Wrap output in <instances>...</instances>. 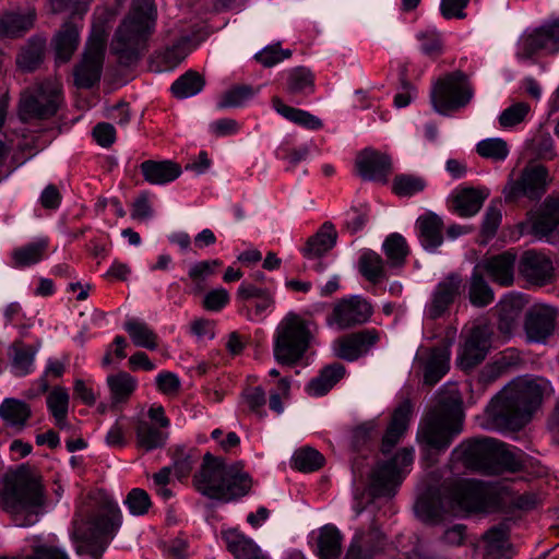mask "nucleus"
I'll use <instances>...</instances> for the list:
<instances>
[{
  "instance_id": "1",
  "label": "nucleus",
  "mask_w": 559,
  "mask_h": 559,
  "mask_svg": "<svg viewBox=\"0 0 559 559\" xmlns=\"http://www.w3.org/2000/svg\"><path fill=\"white\" fill-rule=\"evenodd\" d=\"M544 388L536 380L516 379L504 386L489 403L486 414L498 430H520L542 404Z\"/></svg>"
},
{
  "instance_id": "2",
  "label": "nucleus",
  "mask_w": 559,
  "mask_h": 559,
  "mask_svg": "<svg viewBox=\"0 0 559 559\" xmlns=\"http://www.w3.org/2000/svg\"><path fill=\"white\" fill-rule=\"evenodd\" d=\"M193 486L202 496L228 503L247 496L253 480L242 463L227 465L223 457L206 452L193 475Z\"/></svg>"
},
{
  "instance_id": "3",
  "label": "nucleus",
  "mask_w": 559,
  "mask_h": 559,
  "mask_svg": "<svg viewBox=\"0 0 559 559\" xmlns=\"http://www.w3.org/2000/svg\"><path fill=\"white\" fill-rule=\"evenodd\" d=\"M45 501L39 476L25 465L8 472L0 481V508L13 515L25 514L21 526L32 525L37 521Z\"/></svg>"
},
{
  "instance_id": "4",
  "label": "nucleus",
  "mask_w": 559,
  "mask_h": 559,
  "mask_svg": "<svg viewBox=\"0 0 559 559\" xmlns=\"http://www.w3.org/2000/svg\"><path fill=\"white\" fill-rule=\"evenodd\" d=\"M463 423L462 400L453 394L442 395L424 416L417 440L437 453L444 452L463 431Z\"/></svg>"
},
{
  "instance_id": "5",
  "label": "nucleus",
  "mask_w": 559,
  "mask_h": 559,
  "mask_svg": "<svg viewBox=\"0 0 559 559\" xmlns=\"http://www.w3.org/2000/svg\"><path fill=\"white\" fill-rule=\"evenodd\" d=\"M471 469L486 475H499L504 471H520L524 464L520 453L493 438H474L462 442L452 451Z\"/></svg>"
},
{
  "instance_id": "6",
  "label": "nucleus",
  "mask_w": 559,
  "mask_h": 559,
  "mask_svg": "<svg viewBox=\"0 0 559 559\" xmlns=\"http://www.w3.org/2000/svg\"><path fill=\"white\" fill-rule=\"evenodd\" d=\"M120 525V510L111 500L106 499L95 514L86 522L78 519L73 522L72 539L78 555H90L100 559L109 539Z\"/></svg>"
},
{
  "instance_id": "7",
  "label": "nucleus",
  "mask_w": 559,
  "mask_h": 559,
  "mask_svg": "<svg viewBox=\"0 0 559 559\" xmlns=\"http://www.w3.org/2000/svg\"><path fill=\"white\" fill-rule=\"evenodd\" d=\"M317 326L295 312L287 313L278 323L273 343V356L277 364L293 367L312 347Z\"/></svg>"
},
{
  "instance_id": "8",
  "label": "nucleus",
  "mask_w": 559,
  "mask_h": 559,
  "mask_svg": "<svg viewBox=\"0 0 559 559\" xmlns=\"http://www.w3.org/2000/svg\"><path fill=\"white\" fill-rule=\"evenodd\" d=\"M474 95L468 76L461 70L437 80L431 90V104L440 115L456 112L466 107Z\"/></svg>"
},
{
  "instance_id": "9",
  "label": "nucleus",
  "mask_w": 559,
  "mask_h": 559,
  "mask_svg": "<svg viewBox=\"0 0 559 559\" xmlns=\"http://www.w3.org/2000/svg\"><path fill=\"white\" fill-rule=\"evenodd\" d=\"M414 450L403 448L388 461L379 462L370 474L369 492L373 498L392 497L404 478V471L413 464Z\"/></svg>"
},
{
  "instance_id": "10",
  "label": "nucleus",
  "mask_w": 559,
  "mask_h": 559,
  "mask_svg": "<svg viewBox=\"0 0 559 559\" xmlns=\"http://www.w3.org/2000/svg\"><path fill=\"white\" fill-rule=\"evenodd\" d=\"M60 103L61 84L57 80H47L22 94L19 114L23 121L47 119L57 112Z\"/></svg>"
},
{
  "instance_id": "11",
  "label": "nucleus",
  "mask_w": 559,
  "mask_h": 559,
  "mask_svg": "<svg viewBox=\"0 0 559 559\" xmlns=\"http://www.w3.org/2000/svg\"><path fill=\"white\" fill-rule=\"evenodd\" d=\"M549 182V173L545 166L527 165L516 179H508L502 194L508 204H515L523 198L533 202L539 201L546 193Z\"/></svg>"
},
{
  "instance_id": "12",
  "label": "nucleus",
  "mask_w": 559,
  "mask_h": 559,
  "mask_svg": "<svg viewBox=\"0 0 559 559\" xmlns=\"http://www.w3.org/2000/svg\"><path fill=\"white\" fill-rule=\"evenodd\" d=\"M103 26H94L86 41L81 62L75 67L74 79L79 87L90 88L99 81L107 46Z\"/></svg>"
},
{
  "instance_id": "13",
  "label": "nucleus",
  "mask_w": 559,
  "mask_h": 559,
  "mask_svg": "<svg viewBox=\"0 0 559 559\" xmlns=\"http://www.w3.org/2000/svg\"><path fill=\"white\" fill-rule=\"evenodd\" d=\"M465 286L464 278L460 273L447 274L432 289L425 306V317L432 321L447 317L453 305L461 298Z\"/></svg>"
},
{
  "instance_id": "14",
  "label": "nucleus",
  "mask_w": 559,
  "mask_h": 559,
  "mask_svg": "<svg viewBox=\"0 0 559 559\" xmlns=\"http://www.w3.org/2000/svg\"><path fill=\"white\" fill-rule=\"evenodd\" d=\"M110 47L123 64L136 59L140 49V8L136 0H133L132 10L117 28Z\"/></svg>"
},
{
  "instance_id": "15",
  "label": "nucleus",
  "mask_w": 559,
  "mask_h": 559,
  "mask_svg": "<svg viewBox=\"0 0 559 559\" xmlns=\"http://www.w3.org/2000/svg\"><path fill=\"white\" fill-rule=\"evenodd\" d=\"M538 51L549 55L559 51V19L549 21L521 37L518 52L521 59H530Z\"/></svg>"
},
{
  "instance_id": "16",
  "label": "nucleus",
  "mask_w": 559,
  "mask_h": 559,
  "mask_svg": "<svg viewBox=\"0 0 559 559\" xmlns=\"http://www.w3.org/2000/svg\"><path fill=\"white\" fill-rule=\"evenodd\" d=\"M372 314L369 302L359 296L340 299L332 312L326 317L328 325H336L341 330L364 324Z\"/></svg>"
},
{
  "instance_id": "17",
  "label": "nucleus",
  "mask_w": 559,
  "mask_h": 559,
  "mask_svg": "<svg viewBox=\"0 0 559 559\" xmlns=\"http://www.w3.org/2000/svg\"><path fill=\"white\" fill-rule=\"evenodd\" d=\"M558 312L546 305H536L525 314L524 332L528 343L545 344L554 334Z\"/></svg>"
},
{
  "instance_id": "18",
  "label": "nucleus",
  "mask_w": 559,
  "mask_h": 559,
  "mask_svg": "<svg viewBox=\"0 0 559 559\" xmlns=\"http://www.w3.org/2000/svg\"><path fill=\"white\" fill-rule=\"evenodd\" d=\"M453 498L466 511H486L493 502L491 488L477 480H462L453 487Z\"/></svg>"
},
{
  "instance_id": "19",
  "label": "nucleus",
  "mask_w": 559,
  "mask_h": 559,
  "mask_svg": "<svg viewBox=\"0 0 559 559\" xmlns=\"http://www.w3.org/2000/svg\"><path fill=\"white\" fill-rule=\"evenodd\" d=\"M490 336V328L485 324L475 325L468 331L457 359L463 370L473 369L486 358Z\"/></svg>"
},
{
  "instance_id": "20",
  "label": "nucleus",
  "mask_w": 559,
  "mask_h": 559,
  "mask_svg": "<svg viewBox=\"0 0 559 559\" xmlns=\"http://www.w3.org/2000/svg\"><path fill=\"white\" fill-rule=\"evenodd\" d=\"M379 340L380 335L376 329H366L344 335L335 341V356L346 361H355L367 355Z\"/></svg>"
},
{
  "instance_id": "21",
  "label": "nucleus",
  "mask_w": 559,
  "mask_h": 559,
  "mask_svg": "<svg viewBox=\"0 0 559 559\" xmlns=\"http://www.w3.org/2000/svg\"><path fill=\"white\" fill-rule=\"evenodd\" d=\"M356 167L364 180L385 183L392 173V159L385 153L365 148L356 158Z\"/></svg>"
},
{
  "instance_id": "22",
  "label": "nucleus",
  "mask_w": 559,
  "mask_h": 559,
  "mask_svg": "<svg viewBox=\"0 0 559 559\" xmlns=\"http://www.w3.org/2000/svg\"><path fill=\"white\" fill-rule=\"evenodd\" d=\"M515 254L509 251L484 259L475 265L483 274H487L495 283L510 286L514 280Z\"/></svg>"
},
{
  "instance_id": "23",
  "label": "nucleus",
  "mask_w": 559,
  "mask_h": 559,
  "mask_svg": "<svg viewBox=\"0 0 559 559\" xmlns=\"http://www.w3.org/2000/svg\"><path fill=\"white\" fill-rule=\"evenodd\" d=\"M452 341H445L441 346L428 349L426 359L419 358L424 367V383L432 386L437 384L450 368V346Z\"/></svg>"
},
{
  "instance_id": "24",
  "label": "nucleus",
  "mask_w": 559,
  "mask_h": 559,
  "mask_svg": "<svg viewBox=\"0 0 559 559\" xmlns=\"http://www.w3.org/2000/svg\"><path fill=\"white\" fill-rule=\"evenodd\" d=\"M519 270L528 282L537 285L546 284L554 272L551 261L535 250H527L522 254Z\"/></svg>"
},
{
  "instance_id": "25",
  "label": "nucleus",
  "mask_w": 559,
  "mask_h": 559,
  "mask_svg": "<svg viewBox=\"0 0 559 559\" xmlns=\"http://www.w3.org/2000/svg\"><path fill=\"white\" fill-rule=\"evenodd\" d=\"M190 43L189 36H182L164 51L152 56L148 60V70L158 73L175 69L191 51Z\"/></svg>"
},
{
  "instance_id": "26",
  "label": "nucleus",
  "mask_w": 559,
  "mask_h": 559,
  "mask_svg": "<svg viewBox=\"0 0 559 559\" xmlns=\"http://www.w3.org/2000/svg\"><path fill=\"white\" fill-rule=\"evenodd\" d=\"M83 24L74 21H67L55 34L51 45L58 62H68L80 44V32Z\"/></svg>"
},
{
  "instance_id": "27",
  "label": "nucleus",
  "mask_w": 559,
  "mask_h": 559,
  "mask_svg": "<svg viewBox=\"0 0 559 559\" xmlns=\"http://www.w3.org/2000/svg\"><path fill=\"white\" fill-rule=\"evenodd\" d=\"M413 405L409 400L403 401L394 411L391 421L382 438L381 452L390 453L405 433L411 420Z\"/></svg>"
},
{
  "instance_id": "28",
  "label": "nucleus",
  "mask_w": 559,
  "mask_h": 559,
  "mask_svg": "<svg viewBox=\"0 0 559 559\" xmlns=\"http://www.w3.org/2000/svg\"><path fill=\"white\" fill-rule=\"evenodd\" d=\"M337 240V231L332 223L325 222L319 230L310 236L300 249L308 260H320L334 248Z\"/></svg>"
},
{
  "instance_id": "29",
  "label": "nucleus",
  "mask_w": 559,
  "mask_h": 559,
  "mask_svg": "<svg viewBox=\"0 0 559 559\" xmlns=\"http://www.w3.org/2000/svg\"><path fill=\"white\" fill-rule=\"evenodd\" d=\"M531 219L535 236L543 238L555 231L559 226V197H547Z\"/></svg>"
},
{
  "instance_id": "30",
  "label": "nucleus",
  "mask_w": 559,
  "mask_h": 559,
  "mask_svg": "<svg viewBox=\"0 0 559 559\" xmlns=\"http://www.w3.org/2000/svg\"><path fill=\"white\" fill-rule=\"evenodd\" d=\"M531 219L535 236L543 238L555 231L559 226V197H547Z\"/></svg>"
},
{
  "instance_id": "31",
  "label": "nucleus",
  "mask_w": 559,
  "mask_h": 559,
  "mask_svg": "<svg viewBox=\"0 0 559 559\" xmlns=\"http://www.w3.org/2000/svg\"><path fill=\"white\" fill-rule=\"evenodd\" d=\"M531 219L535 236L543 238L555 231L559 226V197H547Z\"/></svg>"
},
{
  "instance_id": "32",
  "label": "nucleus",
  "mask_w": 559,
  "mask_h": 559,
  "mask_svg": "<svg viewBox=\"0 0 559 559\" xmlns=\"http://www.w3.org/2000/svg\"><path fill=\"white\" fill-rule=\"evenodd\" d=\"M525 301L522 296L507 295L497 306L498 330L504 335H511L523 311Z\"/></svg>"
},
{
  "instance_id": "33",
  "label": "nucleus",
  "mask_w": 559,
  "mask_h": 559,
  "mask_svg": "<svg viewBox=\"0 0 559 559\" xmlns=\"http://www.w3.org/2000/svg\"><path fill=\"white\" fill-rule=\"evenodd\" d=\"M223 539L235 559H269L251 538L236 528L223 532Z\"/></svg>"
},
{
  "instance_id": "34",
  "label": "nucleus",
  "mask_w": 559,
  "mask_h": 559,
  "mask_svg": "<svg viewBox=\"0 0 559 559\" xmlns=\"http://www.w3.org/2000/svg\"><path fill=\"white\" fill-rule=\"evenodd\" d=\"M421 246L428 251H435L443 242V222L433 212H427L416 222Z\"/></svg>"
},
{
  "instance_id": "35",
  "label": "nucleus",
  "mask_w": 559,
  "mask_h": 559,
  "mask_svg": "<svg viewBox=\"0 0 559 559\" xmlns=\"http://www.w3.org/2000/svg\"><path fill=\"white\" fill-rule=\"evenodd\" d=\"M181 167L173 160L142 162V175L152 185H166L181 175Z\"/></svg>"
},
{
  "instance_id": "36",
  "label": "nucleus",
  "mask_w": 559,
  "mask_h": 559,
  "mask_svg": "<svg viewBox=\"0 0 559 559\" xmlns=\"http://www.w3.org/2000/svg\"><path fill=\"white\" fill-rule=\"evenodd\" d=\"M37 347L25 345L21 340L9 347L10 368L15 377H25L33 372Z\"/></svg>"
},
{
  "instance_id": "37",
  "label": "nucleus",
  "mask_w": 559,
  "mask_h": 559,
  "mask_svg": "<svg viewBox=\"0 0 559 559\" xmlns=\"http://www.w3.org/2000/svg\"><path fill=\"white\" fill-rule=\"evenodd\" d=\"M47 249L46 238L17 247L11 252V265L15 269H24L37 264L46 257Z\"/></svg>"
},
{
  "instance_id": "38",
  "label": "nucleus",
  "mask_w": 559,
  "mask_h": 559,
  "mask_svg": "<svg viewBox=\"0 0 559 559\" xmlns=\"http://www.w3.org/2000/svg\"><path fill=\"white\" fill-rule=\"evenodd\" d=\"M32 416L31 407L24 401L8 397L0 404V418L11 428L21 431Z\"/></svg>"
},
{
  "instance_id": "39",
  "label": "nucleus",
  "mask_w": 559,
  "mask_h": 559,
  "mask_svg": "<svg viewBox=\"0 0 559 559\" xmlns=\"http://www.w3.org/2000/svg\"><path fill=\"white\" fill-rule=\"evenodd\" d=\"M346 369L341 362H333L325 366L319 376L313 378L307 385V391L312 396L326 394L344 376Z\"/></svg>"
},
{
  "instance_id": "40",
  "label": "nucleus",
  "mask_w": 559,
  "mask_h": 559,
  "mask_svg": "<svg viewBox=\"0 0 559 559\" xmlns=\"http://www.w3.org/2000/svg\"><path fill=\"white\" fill-rule=\"evenodd\" d=\"M35 11L28 9L25 13L10 12L0 16V37L14 38L31 29L35 22Z\"/></svg>"
},
{
  "instance_id": "41",
  "label": "nucleus",
  "mask_w": 559,
  "mask_h": 559,
  "mask_svg": "<svg viewBox=\"0 0 559 559\" xmlns=\"http://www.w3.org/2000/svg\"><path fill=\"white\" fill-rule=\"evenodd\" d=\"M47 408L55 419V425L60 429L70 428L68 412L70 395L66 388L55 386L47 395Z\"/></svg>"
},
{
  "instance_id": "42",
  "label": "nucleus",
  "mask_w": 559,
  "mask_h": 559,
  "mask_svg": "<svg viewBox=\"0 0 559 559\" xmlns=\"http://www.w3.org/2000/svg\"><path fill=\"white\" fill-rule=\"evenodd\" d=\"M468 299L474 307L484 308L495 300V293L478 269L474 266L468 280Z\"/></svg>"
},
{
  "instance_id": "43",
  "label": "nucleus",
  "mask_w": 559,
  "mask_h": 559,
  "mask_svg": "<svg viewBox=\"0 0 559 559\" xmlns=\"http://www.w3.org/2000/svg\"><path fill=\"white\" fill-rule=\"evenodd\" d=\"M342 534L332 525L323 526L317 540V555L320 559H338L342 551Z\"/></svg>"
},
{
  "instance_id": "44",
  "label": "nucleus",
  "mask_w": 559,
  "mask_h": 559,
  "mask_svg": "<svg viewBox=\"0 0 559 559\" xmlns=\"http://www.w3.org/2000/svg\"><path fill=\"white\" fill-rule=\"evenodd\" d=\"M272 105L273 108L281 116H283L285 119L289 120L293 123L311 130H317L322 127V122L319 118H317L316 116L311 115L308 111L284 104V102L277 96H274L272 98Z\"/></svg>"
},
{
  "instance_id": "45",
  "label": "nucleus",
  "mask_w": 559,
  "mask_h": 559,
  "mask_svg": "<svg viewBox=\"0 0 559 559\" xmlns=\"http://www.w3.org/2000/svg\"><path fill=\"white\" fill-rule=\"evenodd\" d=\"M358 267L361 275L372 284H379L388 278L385 262L374 251L364 252L359 258Z\"/></svg>"
},
{
  "instance_id": "46",
  "label": "nucleus",
  "mask_w": 559,
  "mask_h": 559,
  "mask_svg": "<svg viewBox=\"0 0 559 559\" xmlns=\"http://www.w3.org/2000/svg\"><path fill=\"white\" fill-rule=\"evenodd\" d=\"M382 249L392 267H402L411 252L406 239L399 233L390 234L383 241Z\"/></svg>"
},
{
  "instance_id": "47",
  "label": "nucleus",
  "mask_w": 559,
  "mask_h": 559,
  "mask_svg": "<svg viewBox=\"0 0 559 559\" xmlns=\"http://www.w3.org/2000/svg\"><path fill=\"white\" fill-rule=\"evenodd\" d=\"M314 91V78L312 72L305 67H297L288 72L286 92L290 95L307 96Z\"/></svg>"
},
{
  "instance_id": "48",
  "label": "nucleus",
  "mask_w": 559,
  "mask_h": 559,
  "mask_svg": "<svg viewBox=\"0 0 559 559\" xmlns=\"http://www.w3.org/2000/svg\"><path fill=\"white\" fill-rule=\"evenodd\" d=\"M204 85V78L197 71L189 70L171 84L170 91L176 98L182 99L197 95Z\"/></svg>"
},
{
  "instance_id": "49",
  "label": "nucleus",
  "mask_w": 559,
  "mask_h": 559,
  "mask_svg": "<svg viewBox=\"0 0 559 559\" xmlns=\"http://www.w3.org/2000/svg\"><path fill=\"white\" fill-rule=\"evenodd\" d=\"M107 384L110 390L112 402L120 403L127 401L131 396L136 389L138 381L128 372L119 371L118 373L107 377Z\"/></svg>"
},
{
  "instance_id": "50",
  "label": "nucleus",
  "mask_w": 559,
  "mask_h": 559,
  "mask_svg": "<svg viewBox=\"0 0 559 559\" xmlns=\"http://www.w3.org/2000/svg\"><path fill=\"white\" fill-rule=\"evenodd\" d=\"M486 197L479 190L464 189L453 200L454 210L460 216H473L481 209Z\"/></svg>"
},
{
  "instance_id": "51",
  "label": "nucleus",
  "mask_w": 559,
  "mask_h": 559,
  "mask_svg": "<svg viewBox=\"0 0 559 559\" xmlns=\"http://www.w3.org/2000/svg\"><path fill=\"white\" fill-rule=\"evenodd\" d=\"M46 40L41 37H34L20 52L16 62L25 71L35 70L43 61Z\"/></svg>"
},
{
  "instance_id": "52",
  "label": "nucleus",
  "mask_w": 559,
  "mask_h": 559,
  "mask_svg": "<svg viewBox=\"0 0 559 559\" xmlns=\"http://www.w3.org/2000/svg\"><path fill=\"white\" fill-rule=\"evenodd\" d=\"M293 466L301 472H313L324 464L323 455L313 448L305 447L295 451L292 457Z\"/></svg>"
},
{
  "instance_id": "53",
  "label": "nucleus",
  "mask_w": 559,
  "mask_h": 559,
  "mask_svg": "<svg viewBox=\"0 0 559 559\" xmlns=\"http://www.w3.org/2000/svg\"><path fill=\"white\" fill-rule=\"evenodd\" d=\"M255 94L250 85H236L224 92L217 102L219 109L240 107Z\"/></svg>"
},
{
  "instance_id": "54",
  "label": "nucleus",
  "mask_w": 559,
  "mask_h": 559,
  "mask_svg": "<svg viewBox=\"0 0 559 559\" xmlns=\"http://www.w3.org/2000/svg\"><path fill=\"white\" fill-rule=\"evenodd\" d=\"M425 188V179L411 174L397 175L392 182V191L399 197H412Z\"/></svg>"
},
{
  "instance_id": "55",
  "label": "nucleus",
  "mask_w": 559,
  "mask_h": 559,
  "mask_svg": "<svg viewBox=\"0 0 559 559\" xmlns=\"http://www.w3.org/2000/svg\"><path fill=\"white\" fill-rule=\"evenodd\" d=\"M169 433L167 428L142 423V451H153L166 445Z\"/></svg>"
},
{
  "instance_id": "56",
  "label": "nucleus",
  "mask_w": 559,
  "mask_h": 559,
  "mask_svg": "<svg viewBox=\"0 0 559 559\" xmlns=\"http://www.w3.org/2000/svg\"><path fill=\"white\" fill-rule=\"evenodd\" d=\"M476 152L484 158L503 160L509 154L508 144L500 138L486 139L477 143Z\"/></svg>"
},
{
  "instance_id": "57",
  "label": "nucleus",
  "mask_w": 559,
  "mask_h": 559,
  "mask_svg": "<svg viewBox=\"0 0 559 559\" xmlns=\"http://www.w3.org/2000/svg\"><path fill=\"white\" fill-rule=\"evenodd\" d=\"M531 106L527 103L519 102L506 108L499 116V124L502 128H512L524 121Z\"/></svg>"
},
{
  "instance_id": "58",
  "label": "nucleus",
  "mask_w": 559,
  "mask_h": 559,
  "mask_svg": "<svg viewBox=\"0 0 559 559\" xmlns=\"http://www.w3.org/2000/svg\"><path fill=\"white\" fill-rule=\"evenodd\" d=\"M157 8L154 0H142V45L155 33Z\"/></svg>"
},
{
  "instance_id": "59",
  "label": "nucleus",
  "mask_w": 559,
  "mask_h": 559,
  "mask_svg": "<svg viewBox=\"0 0 559 559\" xmlns=\"http://www.w3.org/2000/svg\"><path fill=\"white\" fill-rule=\"evenodd\" d=\"M416 511L424 521L430 523L439 522L443 514V509L437 500L425 497L417 501Z\"/></svg>"
},
{
  "instance_id": "60",
  "label": "nucleus",
  "mask_w": 559,
  "mask_h": 559,
  "mask_svg": "<svg viewBox=\"0 0 559 559\" xmlns=\"http://www.w3.org/2000/svg\"><path fill=\"white\" fill-rule=\"evenodd\" d=\"M292 57V50L281 49L280 45H270L255 53L254 58L264 67H273L276 63Z\"/></svg>"
},
{
  "instance_id": "61",
  "label": "nucleus",
  "mask_w": 559,
  "mask_h": 559,
  "mask_svg": "<svg viewBox=\"0 0 559 559\" xmlns=\"http://www.w3.org/2000/svg\"><path fill=\"white\" fill-rule=\"evenodd\" d=\"M174 471L178 479L187 478L193 468L197 457L193 453H186L182 448H177L174 456Z\"/></svg>"
},
{
  "instance_id": "62",
  "label": "nucleus",
  "mask_w": 559,
  "mask_h": 559,
  "mask_svg": "<svg viewBox=\"0 0 559 559\" xmlns=\"http://www.w3.org/2000/svg\"><path fill=\"white\" fill-rule=\"evenodd\" d=\"M507 366L506 357L485 366L478 374L477 383L485 389L502 376Z\"/></svg>"
},
{
  "instance_id": "63",
  "label": "nucleus",
  "mask_w": 559,
  "mask_h": 559,
  "mask_svg": "<svg viewBox=\"0 0 559 559\" xmlns=\"http://www.w3.org/2000/svg\"><path fill=\"white\" fill-rule=\"evenodd\" d=\"M376 437L374 426L371 423L356 427L352 432V447L354 450H361L367 447Z\"/></svg>"
},
{
  "instance_id": "64",
  "label": "nucleus",
  "mask_w": 559,
  "mask_h": 559,
  "mask_svg": "<svg viewBox=\"0 0 559 559\" xmlns=\"http://www.w3.org/2000/svg\"><path fill=\"white\" fill-rule=\"evenodd\" d=\"M385 535L377 527H371L366 536L364 548L369 558H373L384 551Z\"/></svg>"
}]
</instances>
